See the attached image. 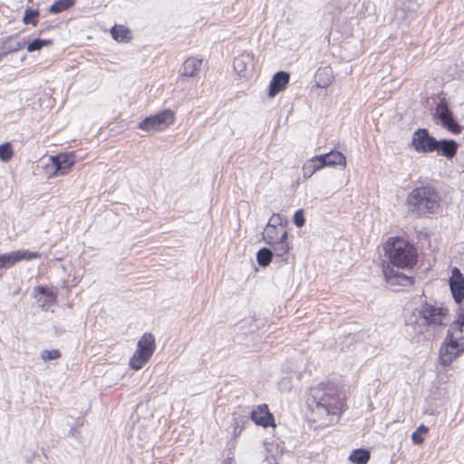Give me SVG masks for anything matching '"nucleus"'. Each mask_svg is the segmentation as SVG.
Listing matches in <instances>:
<instances>
[{"instance_id": "e433bc0d", "label": "nucleus", "mask_w": 464, "mask_h": 464, "mask_svg": "<svg viewBox=\"0 0 464 464\" xmlns=\"http://www.w3.org/2000/svg\"><path fill=\"white\" fill-rule=\"evenodd\" d=\"M61 357V353L57 349L44 350L41 353V358L44 361L55 360Z\"/></svg>"}, {"instance_id": "cd10ccee", "label": "nucleus", "mask_w": 464, "mask_h": 464, "mask_svg": "<svg viewBox=\"0 0 464 464\" xmlns=\"http://www.w3.org/2000/svg\"><path fill=\"white\" fill-rule=\"evenodd\" d=\"M43 168L45 176H47L48 178L62 175L59 170V165L57 162H55V159L53 156L48 158L47 161L44 163Z\"/></svg>"}, {"instance_id": "20e7f679", "label": "nucleus", "mask_w": 464, "mask_h": 464, "mask_svg": "<svg viewBox=\"0 0 464 464\" xmlns=\"http://www.w3.org/2000/svg\"><path fill=\"white\" fill-rule=\"evenodd\" d=\"M155 348L154 335L145 333L138 341L137 350L130 359V367L134 370L141 369L152 356Z\"/></svg>"}, {"instance_id": "f8f14e48", "label": "nucleus", "mask_w": 464, "mask_h": 464, "mask_svg": "<svg viewBox=\"0 0 464 464\" xmlns=\"http://www.w3.org/2000/svg\"><path fill=\"white\" fill-rule=\"evenodd\" d=\"M234 70L241 77H246L255 67V56L251 53L244 52L234 59Z\"/></svg>"}, {"instance_id": "423d86ee", "label": "nucleus", "mask_w": 464, "mask_h": 464, "mask_svg": "<svg viewBox=\"0 0 464 464\" xmlns=\"http://www.w3.org/2000/svg\"><path fill=\"white\" fill-rule=\"evenodd\" d=\"M462 353H464L463 343H459L458 341L446 336L440 348V362L444 366H448L451 364Z\"/></svg>"}, {"instance_id": "473e14b6", "label": "nucleus", "mask_w": 464, "mask_h": 464, "mask_svg": "<svg viewBox=\"0 0 464 464\" xmlns=\"http://www.w3.org/2000/svg\"><path fill=\"white\" fill-rule=\"evenodd\" d=\"M38 16H39L38 10H34V9H31V8H27L24 11V17H23V22L25 24H32V25L35 26L37 24V23H38V20H37Z\"/></svg>"}, {"instance_id": "0eeeda50", "label": "nucleus", "mask_w": 464, "mask_h": 464, "mask_svg": "<svg viewBox=\"0 0 464 464\" xmlns=\"http://www.w3.org/2000/svg\"><path fill=\"white\" fill-rule=\"evenodd\" d=\"M411 146L418 153H430L437 149V140L426 129L420 128L413 132Z\"/></svg>"}, {"instance_id": "5701e85b", "label": "nucleus", "mask_w": 464, "mask_h": 464, "mask_svg": "<svg viewBox=\"0 0 464 464\" xmlns=\"http://www.w3.org/2000/svg\"><path fill=\"white\" fill-rule=\"evenodd\" d=\"M323 168H324V163L321 162L319 156L307 160L302 168L304 179L311 178L317 170Z\"/></svg>"}, {"instance_id": "bb28decb", "label": "nucleus", "mask_w": 464, "mask_h": 464, "mask_svg": "<svg viewBox=\"0 0 464 464\" xmlns=\"http://www.w3.org/2000/svg\"><path fill=\"white\" fill-rule=\"evenodd\" d=\"M111 36L118 42H125L130 38V33L123 25H114L111 30Z\"/></svg>"}, {"instance_id": "9d476101", "label": "nucleus", "mask_w": 464, "mask_h": 464, "mask_svg": "<svg viewBox=\"0 0 464 464\" xmlns=\"http://www.w3.org/2000/svg\"><path fill=\"white\" fill-rule=\"evenodd\" d=\"M449 284L454 301L460 304L464 299V276L458 267L452 268Z\"/></svg>"}, {"instance_id": "f03ea898", "label": "nucleus", "mask_w": 464, "mask_h": 464, "mask_svg": "<svg viewBox=\"0 0 464 464\" xmlns=\"http://www.w3.org/2000/svg\"><path fill=\"white\" fill-rule=\"evenodd\" d=\"M385 256L388 265L383 266L382 271L387 283L391 285L411 286L414 280L411 276L396 271L393 267L411 269L418 260L417 250L413 245L405 239L396 237H390L384 244Z\"/></svg>"}, {"instance_id": "2f4dec72", "label": "nucleus", "mask_w": 464, "mask_h": 464, "mask_svg": "<svg viewBox=\"0 0 464 464\" xmlns=\"http://www.w3.org/2000/svg\"><path fill=\"white\" fill-rule=\"evenodd\" d=\"M24 45V43L16 41L14 37L11 36L6 40L5 44L3 46V49L5 50V53H14L23 48Z\"/></svg>"}, {"instance_id": "c85d7f7f", "label": "nucleus", "mask_w": 464, "mask_h": 464, "mask_svg": "<svg viewBox=\"0 0 464 464\" xmlns=\"http://www.w3.org/2000/svg\"><path fill=\"white\" fill-rule=\"evenodd\" d=\"M266 450L271 453L266 457V460L268 464H278L279 458L282 455V450L279 449L278 445L270 443L266 447Z\"/></svg>"}, {"instance_id": "a211bd4d", "label": "nucleus", "mask_w": 464, "mask_h": 464, "mask_svg": "<svg viewBox=\"0 0 464 464\" xmlns=\"http://www.w3.org/2000/svg\"><path fill=\"white\" fill-rule=\"evenodd\" d=\"M203 60L198 56L188 57L183 63L182 66V76L194 77L196 76L201 68Z\"/></svg>"}, {"instance_id": "7ed1b4c3", "label": "nucleus", "mask_w": 464, "mask_h": 464, "mask_svg": "<svg viewBox=\"0 0 464 464\" xmlns=\"http://www.w3.org/2000/svg\"><path fill=\"white\" fill-rule=\"evenodd\" d=\"M417 323L434 332L441 331L450 323L449 310L436 303L424 302L417 310Z\"/></svg>"}, {"instance_id": "6e6552de", "label": "nucleus", "mask_w": 464, "mask_h": 464, "mask_svg": "<svg viewBox=\"0 0 464 464\" xmlns=\"http://www.w3.org/2000/svg\"><path fill=\"white\" fill-rule=\"evenodd\" d=\"M40 257L38 252L29 250H15L0 255V270H7L20 261H29Z\"/></svg>"}, {"instance_id": "4be33fe9", "label": "nucleus", "mask_w": 464, "mask_h": 464, "mask_svg": "<svg viewBox=\"0 0 464 464\" xmlns=\"http://www.w3.org/2000/svg\"><path fill=\"white\" fill-rule=\"evenodd\" d=\"M446 336L464 344V317L459 316L450 325Z\"/></svg>"}, {"instance_id": "f704fd0d", "label": "nucleus", "mask_w": 464, "mask_h": 464, "mask_svg": "<svg viewBox=\"0 0 464 464\" xmlns=\"http://www.w3.org/2000/svg\"><path fill=\"white\" fill-rule=\"evenodd\" d=\"M53 41L50 39H35L27 45V52L32 53L40 50L44 46L52 44Z\"/></svg>"}, {"instance_id": "412c9836", "label": "nucleus", "mask_w": 464, "mask_h": 464, "mask_svg": "<svg viewBox=\"0 0 464 464\" xmlns=\"http://www.w3.org/2000/svg\"><path fill=\"white\" fill-rule=\"evenodd\" d=\"M437 149L435 151L441 156L451 159L455 156L458 149V144L453 140H437Z\"/></svg>"}, {"instance_id": "2eb2a0df", "label": "nucleus", "mask_w": 464, "mask_h": 464, "mask_svg": "<svg viewBox=\"0 0 464 464\" xmlns=\"http://www.w3.org/2000/svg\"><path fill=\"white\" fill-rule=\"evenodd\" d=\"M290 76L287 72L280 71L274 74L269 84V97H275L279 92L285 89L289 82Z\"/></svg>"}, {"instance_id": "393cba45", "label": "nucleus", "mask_w": 464, "mask_h": 464, "mask_svg": "<svg viewBox=\"0 0 464 464\" xmlns=\"http://www.w3.org/2000/svg\"><path fill=\"white\" fill-rule=\"evenodd\" d=\"M53 157L55 162L59 165V170L62 175L66 174L74 163L73 156L71 154H58Z\"/></svg>"}, {"instance_id": "58836bf2", "label": "nucleus", "mask_w": 464, "mask_h": 464, "mask_svg": "<svg viewBox=\"0 0 464 464\" xmlns=\"http://www.w3.org/2000/svg\"><path fill=\"white\" fill-rule=\"evenodd\" d=\"M294 222H295V226L298 227H302L304 225L305 219L304 217L303 210L299 209V210L295 211V213L294 215Z\"/></svg>"}, {"instance_id": "6ab92c4d", "label": "nucleus", "mask_w": 464, "mask_h": 464, "mask_svg": "<svg viewBox=\"0 0 464 464\" xmlns=\"http://www.w3.org/2000/svg\"><path fill=\"white\" fill-rule=\"evenodd\" d=\"M321 162L324 163V167H332L335 165H340L345 167L346 165V158L345 156L337 150H331L328 153L318 155Z\"/></svg>"}, {"instance_id": "c756f323", "label": "nucleus", "mask_w": 464, "mask_h": 464, "mask_svg": "<svg viewBox=\"0 0 464 464\" xmlns=\"http://www.w3.org/2000/svg\"><path fill=\"white\" fill-rule=\"evenodd\" d=\"M74 3L75 0H56L50 6L49 11L53 14H59L72 7Z\"/></svg>"}, {"instance_id": "7c9ffc66", "label": "nucleus", "mask_w": 464, "mask_h": 464, "mask_svg": "<svg viewBox=\"0 0 464 464\" xmlns=\"http://www.w3.org/2000/svg\"><path fill=\"white\" fill-rule=\"evenodd\" d=\"M273 257L271 249L263 247L256 253V261L259 266H266L270 264Z\"/></svg>"}, {"instance_id": "f257e3e1", "label": "nucleus", "mask_w": 464, "mask_h": 464, "mask_svg": "<svg viewBox=\"0 0 464 464\" xmlns=\"http://www.w3.org/2000/svg\"><path fill=\"white\" fill-rule=\"evenodd\" d=\"M311 420L316 428H325L338 422L345 409L339 387L334 382H322L312 387L307 397Z\"/></svg>"}, {"instance_id": "4468645a", "label": "nucleus", "mask_w": 464, "mask_h": 464, "mask_svg": "<svg viewBox=\"0 0 464 464\" xmlns=\"http://www.w3.org/2000/svg\"><path fill=\"white\" fill-rule=\"evenodd\" d=\"M263 240L270 245L283 239H288V232L285 226L273 227L266 225L262 232Z\"/></svg>"}, {"instance_id": "39448f33", "label": "nucleus", "mask_w": 464, "mask_h": 464, "mask_svg": "<svg viewBox=\"0 0 464 464\" xmlns=\"http://www.w3.org/2000/svg\"><path fill=\"white\" fill-rule=\"evenodd\" d=\"M174 121V112L170 110H165L156 115L145 118L139 123V128L146 131H160L171 125Z\"/></svg>"}, {"instance_id": "c9c22d12", "label": "nucleus", "mask_w": 464, "mask_h": 464, "mask_svg": "<svg viewBox=\"0 0 464 464\" xmlns=\"http://www.w3.org/2000/svg\"><path fill=\"white\" fill-rule=\"evenodd\" d=\"M14 151L9 142L0 145V160L6 162L13 157Z\"/></svg>"}, {"instance_id": "9b49d317", "label": "nucleus", "mask_w": 464, "mask_h": 464, "mask_svg": "<svg viewBox=\"0 0 464 464\" xmlns=\"http://www.w3.org/2000/svg\"><path fill=\"white\" fill-rule=\"evenodd\" d=\"M247 421L248 412L244 409L238 408L232 413L231 422L227 430L232 438L237 439L242 433Z\"/></svg>"}, {"instance_id": "b1692460", "label": "nucleus", "mask_w": 464, "mask_h": 464, "mask_svg": "<svg viewBox=\"0 0 464 464\" xmlns=\"http://www.w3.org/2000/svg\"><path fill=\"white\" fill-rule=\"evenodd\" d=\"M269 246H272L271 250L273 252V256L275 255L276 256L280 257L281 260L283 261L287 260L288 253L290 250L288 239H283L276 243L270 244Z\"/></svg>"}, {"instance_id": "1a4fd4ad", "label": "nucleus", "mask_w": 464, "mask_h": 464, "mask_svg": "<svg viewBox=\"0 0 464 464\" xmlns=\"http://www.w3.org/2000/svg\"><path fill=\"white\" fill-rule=\"evenodd\" d=\"M439 196L430 185L413 189L408 196L407 203H437Z\"/></svg>"}, {"instance_id": "aec40b11", "label": "nucleus", "mask_w": 464, "mask_h": 464, "mask_svg": "<svg viewBox=\"0 0 464 464\" xmlns=\"http://www.w3.org/2000/svg\"><path fill=\"white\" fill-rule=\"evenodd\" d=\"M316 86L327 88L334 80V72L330 66L320 67L314 75Z\"/></svg>"}, {"instance_id": "a878e982", "label": "nucleus", "mask_w": 464, "mask_h": 464, "mask_svg": "<svg viewBox=\"0 0 464 464\" xmlns=\"http://www.w3.org/2000/svg\"><path fill=\"white\" fill-rule=\"evenodd\" d=\"M370 452L363 449H357L352 451L349 460L353 464H366L370 459Z\"/></svg>"}, {"instance_id": "dca6fc26", "label": "nucleus", "mask_w": 464, "mask_h": 464, "mask_svg": "<svg viewBox=\"0 0 464 464\" xmlns=\"http://www.w3.org/2000/svg\"><path fill=\"white\" fill-rule=\"evenodd\" d=\"M437 114L441 121L442 125L449 130L453 133H459L460 131V127L457 122H455L452 117V113L450 111L446 105L439 104L437 107Z\"/></svg>"}, {"instance_id": "ddd939ff", "label": "nucleus", "mask_w": 464, "mask_h": 464, "mask_svg": "<svg viewBox=\"0 0 464 464\" xmlns=\"http://www.w3.org/2000/svg\"><path fill=\"white\" fill-rule=\"evenodd\" d=\"M250 415L251 420L259 426L268 427L274 426V417L268 411L266 404L258 405L256 409L251 411H247Z\"/></svg>"}, {"instance_id": "4c0bfd02", "label": "nucleus", "mask_w": 464, "mask_h": 464, "mask_svg": "<svg viewBox=\"0 0 464 464\" xmlns=\"http://www.w3.org/2000/svg\"><path fill=\"white\" fill-rule=\"evenodd\" d=\"M285 224H286V220L284 218H282L280 215L273 214L271 216V218H269L266 225H271V226L276 227L279 226L285 227Z\"/></svg>"}, {"instance_id": "f3484780", "label": "nucleus", "mask_w": 464, "mask_h": 464, "mask_svg": "<svg viewBox=\"0 0 464 464\" xmlns=\"http://www.w3.org/2000/svg\"><path fill=\"white\" fill-rule=\"evenodd\" d=\"M34 292L36 297L38 295H41V296L38 297V303L41 308L44 311L49 310L56 300L55 294L52 291H49L44 286L34 287Z\"/></svg>"}, {"instance_id": "72a5a7b5", "label": "nucleus", "mask_w": 464, "mask_h": 464, "mask_svg": "<svg viewBox=\"0 0 464 464\" xmlns=\"http://www.w3.org/2000/svg\"><path fill=\"white\" fill-rule=\"evenodd\" d=\"M429 432L428 427L421 424L420 425L417 430L411 434V440L416 445H420L423 442L424 438L423 436L426 435Z\"/></svg>"}]
</instances>
